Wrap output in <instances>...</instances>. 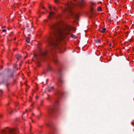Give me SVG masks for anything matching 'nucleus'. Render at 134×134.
<instances>
[{"instance_id": "f257e3e1", "label": "nucleus", "mask_w": 134, "mask_h": 134, "mask_svg": "<svg viewBox=\"0 0 134 134\" xmlns=\"http://www.w3.org/2000/svg\"><path fill=\"white\" fill-rule=\"evenodd\" d=\"M71 29V27L68 25H66L64 28V27L61 28L58 23L53 25L51 27L50 35L47 38V42L51 46V49L48 52L41 51L40 52L39 57H36L37 59L36 64L38 66H40V63L38 59L40 58L42 60L47 55L50 54L52 56L54 62L55 63L57 62L55 53L56 50H58L60 53H62L64 49H65L64 47L59 45L57 42L63 39L64 35L69 34V31Z\"/></svg>"}, {"instance_id": "f03ea898", "label": "nucleus", "mask_w": 134, "mask_h": 134, "mask_svg": "<svg viewBox=\"0 0 134 134\" xmlns=\"http://www.w3.org/2000/svg\"><path fill=\"white\" fill-rule=\"evenodd\" d=\"M18 130L15 129H10L7 127L5 130L1 131V134H17Z\"/></svg>"}, {"instance_id": "7ed1b4c3", "label": "nucleus", "mask_w": 134, "mask_h": 134, "mask_svg": "<svg viewBox=\"0 0 134 134\" xmlns=\"http://www.w3.org/2000/svg\"><path fill=\"white\" fill-rule=\"evenodd\" d=\"M56 110V108L55 107H51L48 110V112L50 114H51L54 112Z\"/></svg>"}, {"instance_id": "20e7f679", "label": "nucleus", "mask_w": 134, "mask_h": 134, "mask_svg": "<svg viewBox=\"0 0 134 134\" xmlns=\"http://www.w3.org/2000/svg\"><path fill=\"white\" fill-rule=\"evenodd\" d=\"M84 0H81L78 2V5L80 7H82L84 5Z\"/></svg>"}, {"instance_id": "39448f33", "label": "nucleus", "mask_w": 134, "mask_h": 134, "mask_svg": "<svg viewBox=\"0 0 134 134\" xmlns=\"http://www.w3.org/2000/svg\"><path fill=\"white\" fill-rule=\"evenodd\" d=\"M47 70V71H49L51 72H52L53 71V70L49 65H48Z\"/></svg>"}, {"instance_id": "423d86ee", "label": "nucleus", "mask_w": 134, "mask_h": 134, "mask_svg": "<svg viewBox=\"0 0 134 134\" xmlns=\"http://www.w3.org/2000/svg\"><path fill=\"white\" fill-rule=\"evenodd\" d=\"M73 15V17H74L76 19H77L79 17V15L78 14H76L75 13H72Z\"/></svg>"}, {"instance_id": "0eeeda50", "label": "nucleus", "mask_w": 134, "mask_h": 134, "mask_svg": "<svg viewBox=\"0 0 134 134\" xmlns=\"http://www.w3.org/2000/svg\"><path fill=\"white\" fill-rule=\"evenodd\" d=\"M22 56L21 55L19 54H17L16 55V58L18 60L20 58H21Z\"/></svg>"}, {"instance_id": "6e6552de", "label": "nucleus", "mask_w": 134, "mask_h": 134, "mask_svg": "<svg viewBox=\"0 0 134 134\" xmlns=\"http://www.w3.org/2000/svg\"><path fill=\"white\" fill-rule=\"evenodd\" d=\"M26 41L27 43H29L30 41V38L29 37H27L26 39Z\"/></svg>"}, {"instance_id": "1a4fd4ad", "label": "nucleus", "mask_w": 134, "mask_h": 134, "mask_svg": "<svg viewBox=\"0 0 134 134\" xmlns=\"http://www.w3.org/2000/svg\"><path fill=\"white\" fill-rule=\"evenodd\" d=\"M93 10H94L93 8H92V7H91V15H93Z\"/></svg>"}, {"instance_id": "9d476101", "label": "nucleus", "mask_w": 134, "mask_h": 134, "mask_svg": "<svg viewBox=\"0 0 134 134\" xmlns=\"http://www.w3.org/2000/svg\"><path fill=\"white\" fill-rule=\"evenodd\" d=\"M106 29L105 28H103L102 29L101 31L102 33H104Z\"/></svg>"}, {"instance_id": "9b49d317", "label": "nucleus", "mask_w": 134, "mask_h": 134, "mask_svg": "<svg viewBox=\"0 0 134 134\" xmlns=\"http://www.w3.org/2000/svg\"><path fill=\"white\" fill-rule=\"evenodd\" d=\"M5 81L4 80L2 79V81L1 82H0V85H1V84H3L5 82Z\"/></svg>"}, {"instance_id": "f8f14e48", "label": "nucleus", "mask_w": 134, "mask_h": 134, "mask_svg": "<svg viewBox=\"0 0 134 134\" xmlns=\"http://www.w3.org/2000/svg\"><path fill=\"white\" fill-rule=\"evenodd\" d=\"M59 81L62 83H63L64 82V80L62 79L61 77L59 78Z\"/></svg>"}, {"instance_id": "ddd939ff", "label": "nucleus", "mask_w": 134, "mask_h": 134, "mask_svg": "<svg viewBox=\"0 0 134 134\" xmlns=\"http://www.w3.org/2000/svg\"><path fill=\"white\" fill-rule=\"evenodd\" d=\"M54 14V13L53 12H51L49 13V15L51 16H53Z\"/></svg>"}, {"instance_id": "4468645a", "label": "nucleus", "mask_w": 134, "mask_h": 134, "mask_svg": "<svg viewBox=\"0 0 134 134\" xmlns=\"http://www.w3.org/2000/svg\"><path fill=\"white\" fill-rule=\"evenodd\" d=\"M101 9L102 8L100 7H98V8L97 10H98V11H100L101 10Z\"/></svg>"}, {"instance_id": "2eb2a0df", "label": "nucleus", "mask_w": 134, "mask_h": 134, "mask_svg": "<svg viewBox=\"0 0 134 134\" xmlns=\"http://www.w3.org/2000/svg\"><path fill=\"white\" fill-rule=\"evenodd\" d=\"M58 74L60 76H61L62 74L61 73V70H59L58 72Z\"/></svg>"}, {"instance_id": "dca6fc26", "label": "nucleus", "mask_w": 134, "mask_h": 134, "mask_svg": "<svg viewBox=\"0 0 134 134\" xmlns=\"http://www.w3.org/2000/svg\"><path fill=\"white\" fill-rule=\"evenodd\" d=\"M53 87H52L50 88L48 90V91L49 92L51 91L52 90H53Z\"/></svg>"}, {"instance_id": "f3484780", "label": "nucleus", "mask_w": 134, "mask_h": 134, "mask_svg": "<svg viewBox=\"0 0 134 134\" xmlns=\"http://www.w3.org/2000/svg\"><path fill=\"white\" fill-rule=\"evenodd\" d=\"M71 36L72 37L74 38H76L75 36L73 34L71 35Z\"/></svg>"}, {"instance_id": "a211bd4d", "label": "nucleus", "mask_w": 134, "mask_h": 134, "mask_svg": "<svg viewBox=\"0 0 134 134\" xmlns=\"http://www.w3.org/2000/svg\"><path fill=\"white\" fill-rule=\"evenodd\" d=\"M59 93L60 95H63L64 94V93L63 92H59Z\"/></svg>"}, {"instance_id": "6ab92c4d", "label": "nucleus", "mask_w": 134, "mask_h": 134, "mask_svg": "<svg viewBox=\"0 0 134 134\" xmlns=\"http://www.w3.org/2000/svg\"><path fill=\"white\" fill-rule=\"evenodd\" d=\"M27 32H31V30L30 29H27Z\"/></svg>"}, {"instance_id": "aec40b11", "label": "nucleus", "mask_w": 134, "mask_h": 134, "mask_svg": "<svg viewBox=\"0 0 134 134\" xmlns=\"http://www.w3.org/2000/svg\"><path fill=\"white\" fill-rule=\"evenodd\" d=\"M46 125L48 126H51V124L49 123L46 124Z\"/></svg>"}, {"instance_id": "412c9836", "label": "nucleus", "mask_w": 134, "mask_h": 134, "mask_svg": "<svg viewBox=\"0 0 134 134\" xmlns=\"http://www.w3.org/2000/svg\"><path fill=\"white\" fill-rule=\"evenodd\" d=\"M13 110H10V113L11 114H13Z\"/></svg>"}, {"instance_id": "4be33fe9", "label": "nucleus", "mask_w": 134, "mask_h": 134, "mask_svg": "<svg viewBox=\"0 0 134 134\" xmlns=\"http://www.w3.org/2000/svg\"><path fill=\"white\" fill-rule=\"evenodd\" d=\"M99 41H100L99 40H98L97 39V40H96V42L97 43H98L99 42Z\"/></svg>"}, {"instance_id": "5701e85b", "label": "nucleus", "mask_w": 134, "mask_h": 134, "mask_svg": "<svg viewBox=\"0 0 134 134\" xmlns=\"http://www.w3.org/2000/svg\"><path fill=\"white\" fill-rule=\"evenodd\" d=\"M6 31H7V30L5 29H3L2 30V31L3 32H6Z\"/></svg>"}, {"instance_id": "b1692460", "label": "nucleus", "mask_w": 134, "mask_h": 134, "mask_svg": "<svg viewBox=\"0 0 134 134\" xmlns=\"http://www.w3.org/2000/svg\"><path fill=\"white\" fill-rule=\"evenodd\" d=\"M91 4L92 5H95V4H96L95 3H92Z\"/></svg>"}, {"instance_id": "393cba45", "label": "nucleus", "mask_w": 134, "mask_h": 134, "mask_svg": "<svg viewBox=\"0 0 134 134\" xmlns=\"http://www.w3.org/2000/svg\"><path fill=\"white\" fill-rule=\"evenodd\" d=\"M53 9H54V10H56V8L54 7H53Z\"/></svg>"}, {"instance_id": "a878e982", "label": "nucleus", "mask_w": 134, "mask_h": 134, "mask_svg": "<svg viewBox=\"0 0 134 134\" xmlns=\"http://www.w3.org/2000/svg\"><path fill=\"white\" fill-rule=\"evenodd\" d=\"M58 0H55V2L56 3V2H58Z\"/></svg>"}, {"instance_id": "bb28decb", "label": "nucleus", "mask_w": 134, "mask_h": 134, "mask_svg": "<svg viewBox=\"0 0 134 134\" xmlns=\"http://www.w3.org/2000/svg\"><path fill=\"white\" fill-rule=\"evenodd\" d=\"M0 91L1 92V93H2L3 91H2V90H0Z\"/></svg>"}, {"instance_id": "cd10ccee", "label": "nucleus", "mask_w": 134, "mask_h": 134, "mask_svg": "<svg viewBox=\"0 0 134 134\" xmlns=\"http://www.w3.org/2000/svg\"><path fill=\"white\" fill-rule=\"evenodd\" d=\"M42 8H43V9H46V8H45V7H43Z\"/></svg>"}, {"instance_id": "c85d7f7f", "label": "nucleus", "mask_w": 134, "mask_h": 134, "mask_svg": "<svg viewBox=\"0 0 134 134\" xmlns=\"http://www.w3.org/2000/svg\"><path fill=\"white\" fill-rule=\"evenodd\" d=\"M2 116V115H0V118H1V117Z\"/></svg>"}, {"instance_id": "c756f323", "label": "nucleus", "mask_w": 134, "mask_h": 134, "mask_svg": "<svg viewBox=\"0 0 134 134\" xmlns=\"http://www.w3.org/2000/svg\"><path fill=\"white\" fill-rule=\"evenodd\" d=\"M5 26H4L3 27H2V28H5Z\"/></svg>"}, {"instance_id": "7c9ffc66", "label": "nucleus", "mask_w": 134, "mask_h": 134, "mask_svg": "<svg viewBox=\"0 0 134 134\" xmlns=\"http://www.w3.org/2000/svg\"><path fill=\"white\" fill-rule=\"evenodd\" d=\"M49 8L51 9V7H49Z\"/></svg>"}, {"instance_id": "2f4dec72", "label": "nucleus", "mask_w": 134, "mask_h": 134, "mask_svg": "<svg viewBox=\"0 0 134 134\" xmlns=\"http://www.w3.org/2000/svg\"><path fill=\"white\" fill-rule=\"evenodd\" d=\"M34 57H36V55H34Z\"/></svg>"}, {"instance_id": "473e14b6", "label": "nucleus", "mask_w": 134, "mask_h": 134, "mask_svg": "<svg viewBox=\"0 0 134 134\" xmlns=\"http://www.w3.org/2000/svg\"><path fill=\"white\" fill-rule=\"evenodd\" d=\"M111 43H110V44H109V46H111Z\"/></svg>"}, {"instance_id": "72a5a7b5", "label": "nucleus", "mask_w": 134, "mask_h": 134, "mask_svg": "<svg viewBox=\"0 0 134 134\" xmlns=\"http://www.w3.org/2000/svg\"><path fill=\"white\" fill-rule=\"evenodd\" d=\"M10 104V103H8L7 105H9V104Z\"/></svg>"}, {"instance_id": "f704fd0d", "label": "nucleus", "mask_w": 134, "mask_h": 134, "mask_svg": "<svg viewBox=\"0 0 134 134\" xmlns=\"http://www.w3.org/2000/svg\"><path fill=\"white\" fill-rule=\"evenodd\" d=\"M16 40V38H15L14 39V40Z\"/></svg>"}, {"instance_id": "c9c22d12", "label": "nucleus", "mask_w": 134, "mask_h": 134, "mask_svg": "<svg viewBox=\"0 0 134 134\" xmlns=\"http://www.w3.org/2000/svg\"><path fill=\"white\" fill-rule=\"evenodd\" d=\"M132 123H133L132 122H131V124L132 125Z\"/></svg>"}, {"instance_id": "e433bc0d", "label": "nucleus", "mask_w": 134, "mask_h": 134, "mask_svg": "<svg viewBox=\"0 0 134 134\" xmlns=\"http://www.w3.org/2000/svg\"><path fill=\"white\" fill-rule=\"evenodd\" d=\"M8 84H7V86H8Z\"/></svg>"}, {"instance_id": "4c0bfd02", "label": "nucleus", "mask_w": 134, "mask_h": 134, "mask_svg": "<svg viewBox=\"0 0 134 134\" xmlns=\"http://www.w3.org/2000/svg\"><path fill=\"white\" fill-rule=\"evenodd\" d=\"M25 85H26V84H27V83H25Z\"/></svg>"}, {"instance_id": "58836bf2", "label": "nucleus", "mask_w": 134, "mask_h": 134, "mask_svg": "<svg viewBox=\"0 0 134 134\" xmlns=\"http://www.w3.org/2000/svg\"><path fill=\"white\" fill-rule=\"evenodd\" d=\"M58 102V101L57 100H56V102Z\"/></svg>"}, {"instance_id": "ea45409f", "label": "nucleus", "mask_w": 134, "mask_h": 134, "mask_svg": "<svg viewBox=\"0 0 134 134\" xmlns=\"http://www.w3.org/2000/svg\"><path fill=\"white\" fill-rule=\"evenodd\" d=\"M42 13H43V14H44V12H42Z\"/></svg>"}, {"instance_id": "a19ab883", "label": "nucleus", "mask_w": 134, "mask_h": 134, "mask_svg": "<svg viewBox=\"0 0 134 134\" xmlns=\"http://www.w3.org/2000/svg\"><path fill=\"white\" fill-rule=\"evenodd\" d=\"M26 111H27V110H26Z\"/></svg>"}, {"instance_id": "79ce46f5", "label": "nucleus", "mask_w": 134, "mask_h": 134, "mask_svg": "<svg viewBox=\"0 0 134 134\" xmlns=\"http://www.w3.org/2000/svg\"><path fill=\"white\" fill-rule=\"evenodd\" d=\"M38 119H39V117H38Z\"/></svg>"}, {"instance_id": "37998d69", "label": "nucleus", "mask_w": 134, "mask_h": 134, "mask_svg": "<svg viewBox=\"0 0 134 134\" xmlns=\"http://www.w3.org/2000/svg\"><path fill=\"white\" fill-rule=\"evenodd\" d=\"M20 65H21V64H20Z\"/></svg>"}, {"instance_id": "c03bdc74", "label": "nucleus", "mask_w": 134, "mask_h": 134, "mask_svg": "<svg viewBox=\"0 0 134 134\" xmlns=\"http://www.w3.org/2000/svg\"><path fill=\"white\" fill-rule=\"evenodd\" d=\"M47 100H48V98H47Z\"/></svg>"}, {"instance_id": "a18cd8bd", "label": "nucleus", "mask_w": 134, "mask_h": 134, "mask_svg": "<svg viewBox=\"0 0 134 134\" xmlns=\"http://www.w3.org/2000/svg\"><path fill=\"white\" fill-rule=\"evenodd\" d=\"M32 122H33V120H32Z\"/></svg>"}]
</instances>
